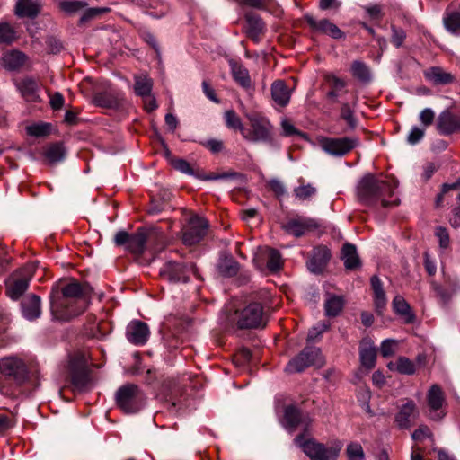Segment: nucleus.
<instances>
[{"label":"nucleus","mask_w":460,"mask_h":460,"mask_svg":"<svg viewBox=\"0 0 460 460\" xmlns=\"http://www.w3.org/2000/svg\"><path fill=\"white\" fill-rule=\"evenodd\" d=\"M360 361L363 367L371 369L376 365V349L370 339H363L360 344Z\"/></svg>","instance_id":"nucleus-24"},{"label":"nucleus","mask_w":460,"mask_h":460,"mask_svg":"<svg viewBox=\"0 0 460 460\" xmlns=\"http://www.w3.org/2000/svg\"><path fill=\"white\" fill-rule=\"evenodd\" d=\"M437 128L443 135L460 132V119L450 111H444L438 116Z\"/></svg>","instance_id":"nucleus-19"},{"label":"nucleus","mask_w":460,"mask_h":460,"mask_svg":"<svg viewBox=\"0 0 460 460\" xmlns=\"http://www.w3.org/2000/svg\"><path fill=\"white\" fill-rule=\"evenodd\" d=\"M246 32L254 41H258L260 35L264 30V23L261 19L253 13H248L245 16Z\"/></svg>","instance_id":"nucleus-29"},{"label":"nucleus","mask_w":460,"mask_h":460,"mask_svg":"<svg viewBox=\"0 0 460 460\" xmlns=\"http://www.w3.org/2000/svg\"><path fill=\"white\" fill-rule=\"evenodd\" d=\"M350 72L353 77L363 84H367L372 79L369 66L361 60H354L351 63Z\"/></svg>","instance_id":"nucleus-34"},{"label":"nucleus","mask_w":460,"mask_h":460,"mask_svg":"<svg viewBox=\"0 0 460 460\" xmlns=\"http://www.w3.org/2000/svg\"><path fill=\"white\" fill-rule=\"evenodd\" d=\"M320 224L318 221L312 217H296L288 220L284 226L283 229L289 234L296 237H301L312 231L319 228Z\"/></svg>","instance_id":"nucleus-13"},{"label":"nucleus","mask_w":460,"mask_h":460,"mask_svg":"<svg viewBox=\"0 0 460 460\" xmlns=\"http://www.w3.org/2000/svg\"><path fill=\"white\" fill-rule=\"evenodd\" d=\"M341 257L346 269L354 270L360 265L356 246L351 243H345L342 247Z\"/></svg>","instance_id":"nucleus-36"},{"label":"nucleus","mask_w":460,"mask_h":460,"mask_svg":"<svg viewBox=\"0 0 460 460\" xmlns=\"http://www.w3.org/2000/svg\"><path fill=\"white\" fill-rule=\"evenodd\" d=\"M231 71L234 81L243 89H251L252 83L248 70L237 63H231Z\"/></svg>","instance_id":"nucleus-38"},{"label":"nucleus","mask_w":460,"mask_h":460,"mask_svg":"<svg viewBox=\"0 0 460 460\" xmlns=\"http://www.w3.org/2000/svg\"><path fill=\"white\" fill-rule=\"evenodd\" d=\"M44 155L49 164L59 163L65 159L66 149L62 144L55 143L46 148Z\"/></svg>","instance_id":"nucleus-41"},{"label":"nucleus","mask_w":460,"mask_h":460,"mask_svg":"<svg viewBox=\"0 0 460 460\" xmlns=\"http://www.w3.org/2000/svg\"><path fill=\"white\" fill-rule=\"evenodd\" d=\"M367 16L371 20H380L382 18V7L379 4H370L363 6Z\"/></svg>","instance_id":"nucleus-60"},{"label":"nucleus","mask_w":460,"mask_h":460,"mask_svg":"<svg viewBox=\"0 0 460 460\" xmlns=\"http://www.w3.org/2000/svg\"><path fill=\"white\" fill-rule=\"evenodd\" d=\"M237 325L241 329L257 328L262 320V307L258 303H252L236 314Z\"/></svg>","instance_id":"nucleus-12"},{"label":"nucleus","mask_w":460,"mask_h":460,"mask_svg":"<svg viewBox=\"0 0 460 460\" xmlns=\"http://www.w3.org/2000/svg\"><path fill=\"white\" fill-rule=\"evenodd\" d=\"M425 76L435 84H448L453 83L455 79L452 74L438 66L430 67L425 72Z\"/></svg>","instance_id":"nucleus-31"},{"label":"nucleus","mask_w":460,"mask_h":460,"mask_svg":"<svg viewBox=\"0 0 460 460\" xmlns=\"http://www.w3.org/2000/svg\"><path fill=\"white\" fill-rule=\"evenodd\" d=\"M434 117L435 113L430 108H426L420 113V120L425 127L433 123Z\"/></svg>","instance_id":"nucleus-62"},{"label":"nucleus","mask_w":460,"mask_h":460,"mask_svg":"<svg viewBox=\"0 0 460 460\" xmlns=\"http://www.w3.org/2000/svg\"><path fill=\"white\" fill-rule=\"evenodd\" d=\"M419 414L418 408L414 401L407 400L399 408L394 417V421L399 429H408L411 426V420Z\"/></svg>","instance_id":"nucleus-16"},{"label":"nucleus","mask_w":460,"mask_h":460,"mask_svg":"<svg viewBox=\"0 0 460 460\" xmlns=\"http://www.w3.org/2000/svg\"><path fill=\"white\" fill-rule=\"evenodd\" d=\"M331 258L330 250L325 246H319L314 249L313 255L307 262L309 270L313 273L323 271Z\"/></svg>","instance_id":"nucleus-20"},{"label":"nucleus","mask_w":460,"mask_h":460,"mask_svg":"<svg viewBox=\"0 0 460 460\" xmlns=\"http://www.w3.org/2000/svg\"><path fill=\"white\" fill-rule=\"evenodd\" d=\"M396 341L392 339H386L385 340L380 348V352L383 357L388 358L394 354L395 348H396Z\"/></svg>","instance_id":"nucleus-55"},{"label":"nucleus","mask_w":460,"mask_h":460,"mask_svg":"<svg viewBox=\"0 0 460 460\" xmlns=\"http://www.w3.org/2000/svg\"><path fill=\"white\" fill-rule=\"evenodd\" d=\"M305 19L314 32L329 35L335 40L345 37L344 32L327 19L318 21L310 14L305 15Z\"/></svg>","instance_id":"nucleus-15"},{"label":"nucleus","mask_w":460,"mask_h":460,"mask_svg":"<svg viewBox=\"0 0 460 460\" xmlns=\"http://www.w3.org/2000/svg\"><path fill=\"white\" fill-rule=\"evenodd\" d=\"M425 129L418 126H413L407 136V142L414 146L418 144L424 137Z\"/></svg>","instance_id":"nucleus-53"},{"label":"nucleus","mask_w":460,"mask_h":460,"mask_svg":"<svg viewBox=\"0 0 460 460\" xmlns=\"http://www.w3.org/2000/svg\"><path fill=\"white\" fill-rule=\"evenodd\" d=\"M153 233L144 228H139L130 235L127 250L134 254L140 255L144 252L146 243L151 239Z\"/></svg>","instance_id":"nucleus-21"},{"label":"nucleus","mask_w":460,"mask_h":460,"mask_svg":"<svg viewBox=\"0 0 460 460\" xmlns=\"http://www.w3.org/2000/svg\"><path fill=\"white\" fill-rule=\"evenodd\" d=\"M149 334V328L147 324L143 322L132 321L127 326V339L135 345L145 344L148 340Z\"/></svg>","instance_id":"nucleus-17"},{"label":"nucleus","mask_w":460,"mask_h":460,"mask_svg":"<svg viewBox=\"0 0 460 460\" xmlns=\"http://www.w3.org/2000/svg\"><path fill=\"white\" fill-rule=\"evenodd\" d=\"M323 363L324 360L320 349L315 346H307L289 360L285 371L289 374L300 373L311 367H321Z\"/></svg>","instance_id":"nucleus-4"},{"label":"nucleus","mask_w":460,"mask_h":460,"mask_svg":"<svg viewBox=\"0 0 460 460\" xmlns=\"http://www.w3.org/2000/svg\"><path fill=\"white\" fill-rule=\"evenodd\" d=\"M443 25L450 34L460 36V12L447 10L443 15Z\"/></svg>","instance_id":"nucleus-33"},{"label":"nucleus","mask_w":460,"mask_h":460,"mask_svg":"<svg viewBox=\"0 0 460 460\" xmlns=\"http://www.w3.org/2000/svg\"><path fill=\"white\" fill-rule=\"evenodd\" d=\"M172 165L178 171L185 173V174H193V170L191 169L190 164L184 159H173L172 161Z\"/></svg>","instance_id":"nucleus-59"},{"label":"nucleus","mask_w":460,"mask_h":460,"mask_svg":"<svg viewBox=\"0 0 460 460\" xmlns=\"http://www.w3.org/2000/svg\"><path fill=\"white\" fill-rule=\"evenodd\" d=\"M406 38V32L402 29L392 26V37L391 41L396 47L400 48L402 46Z\"/></svg>","instance_id":"nucleus-56"},{"label":"nucleus","mask_w":460,"mask_h":460,"mask_svg":"<svg viewBox=\"0 0 460 460\" xmlns=\"http://www.w3.org/2000/svg\"><path fill=\"white\" fill-rule=\"evenodd\" d=\"M358 144L357 137H321L319 139L320 147L332 156H343Z\"/></svg>","instance_id":"nucleus-8"},{"label":"nucleus","mask_w":460,"mask_h":460,"mask_svg":"<svg viewBox=\"0 0 460 460\" xmlns=\"http://www.w3.org/2000/svg\"><path fill=\"white\" fill-rule=\"evenodd\" d=\"M27 133L33 137H43L49 133L50 125L48 123H39L28 126L26 128Z\"/></svg>","instance_id":"nucleus-49"},{"label":"nucleus","mask_w":460,"mask_h":460,"mask_svg":"<svg viewBox=\"0 0 460 460\" xmlns=\"http://www.w3.org/2000/svg\"><path fill=\"white\" fill-rule=\"evenodd\" d=\"M61 292L66 298H82L84 297L88 293V288L82 286L77 281H70L62 287Z\"/></svg>","instance_id":"nucleus-35"},{"label":"nucleus","mask_w":460,"mask_h":460,"mask_svg":"<svg viewBox=\"0 0 460 460\" xmlns=\"http://www.w3.org/2000/svg\"><path fill=\"white\" fill-rule=\"evenodd\" d=\"M249 128H244L243 137L252 143H268L272 140V125L260 114L247 115Z\"/></svg>","instance_id":"nucleus-3"},{"label":"nucleus","mask_w":460,"mask_h":460,"mask_svg":"<svg viewBox=\"0 0 460 460\" xmlns=\"http://www.w3.org/2000/svg\"><path fill=\"white\" fill-rule=\"evenodd\" d=\"M122 101V93L115 91L101 92L93 96V103L96 106L106 109H118Z\"/></svg>","instance_id":"nucleus-18"},{"label":"nucleus","mask_w":460,"mask_h":460,"mask_svg":"<svg viewBox=\"0 0 460 460\" xmlns=\"http://www.w3.org/2000/svg\"><path fill=\"white\" fill-rule=\"evenodd\" d=\"M17 40L15 30L7 22H0V43L11 45Z\"/></svg>","instance_id":"nucleus-44"},{"label":"nucleus","mask_w":460,"mask_h":460,"mask_svg":"<svg viewBox=\"0 0 460 460\" xmlns=\"http://www.w3.org/2000/svg\"><path fill=\"white\" fill-rule=\"evenodd\" d=\"M341 117L344 119L350 128H355L357 125L356 119L354 117V111L349 105V103H343L341 110Z\"/></svg>","instance_id":"nucleus-51"},{"label":"nucleus","mask_w":460,"mask_h":460,"mask_svg":"<svg viewBox=\"0 0 460 460\" xmlns=\"http://www.w3.org/2000/svg\"><path fill=\"white\" fill-rule=\"evenodd\" d=\"M268 186L275 193L278 198H281L287 194V188L282 181L278 179H271L268 181Z\"/></svg>","instance_id":"nucleus-54"},{"label":"nucleus","mask_w":460,"mask_h":460,"mask_svg":"<svg viewBox=\"0 0 460 460\" xmlns=\"http://www.w3.org/2000/svg\"><path fill=\"white\" fill-rule=\"evenodd\" d=\"M370 280L371 287L374 291V302L376 310L378 314H381L387 303L385 293L383 289L382 282L377 276H373Z\"/></svg>","instance_id":"nucleus-30"},{"label":"nucleus","mask_w":460,"mask_h":460,"mask_svg":"<svg viewBox=\"0 0 460 460\" xmlns=\"http://www.w3.org/2000/svg\"><path fill=\"white\" fill-rule=\"evenodd\" d=\"M27 56L19 50L5 52L1 58V65L9 71L20 69L26 62Z\"/></svg>","instance_id":"nucleus-23"},{"label":"nucleus","mask_w":460,"mask_h":460,"mask_svg":"<svg viewBox=\"0 0 460 460\" xmlns=\"http://www.w3.org/2000/svg\"><path fill=\"white\" fill-rule=\"evenodd\" d=\"M71 383L75 390L83 391L89 384V376L83 365H71Z\"/></svg>","instance_id":"nucleus-28"},{"label":"nucleus","mask_w":460,"mask_h":460,"mask_svg":"<svg viewBox=\"0 0 460 460\" xmlns=\"http://www.w3.org/2000/svg\"><path fill=\"white\" fill-rule=\"evenodd\" d=\"M253 261L259 269L262 268L265 261L267 269L271 272L278 271L282 267L279 252L267 246L258 248Z\"/></svg>","instance_id":"nucleus-14"},{"label":"nucleus","mask_w":460,"mask_h":460,"mask_svg":"<svg viewBox=\"0 0 460 460\" xmlns=\"http://www.w3.org/2000/svg\"><path fill=\"white\" fill-rule=\"evenodd\" d=\"M432 433L428 426L421 425L411 435V438L415 441H420L425 438H431Z\"/></svg>","instance_id":"nucleus-61"},{"label":"nucleus","mask_w":460,"mask_h":460,"mask_svg":"<svg viewBox=\"0 0 460 460\" xmlns=\"http://www.w3.org/2000/svg\"><path fill=\"white\" fill-rule=\"evenodd\" d=\"M22 313L24 318L32 321L40 317L41 314L40 298L36 295H30L21 303Z\"/></svg>","instance_id":"nucleus-22"},{"label":"nucleus","mask_w":460,"mask_h":460,"mask_svg":"<svg viewBox=\"0 0 460 460\" xmlns=\"http://www.w3.org/2000/svg\"><path fill=\"white\" fill-rule=\"evenodd\" d=\"M208 222L204 217L194 215L190 217L188 226L183 232L182 242L191 246L200 242L207 234Z\"/></svg>","instance_id":"nucleus-11"},{"label":"nucleus","mask_w":460,"mask_h":460,"mask_svg":"<svg viewBox=\"0 0 460 460\" xmlns=\"http://www.w3.org/2000/svg\"><path fill=\"white\" fill-rule=\"evenodd\" d=\"M280 125H281V129H282V135L284 137H291L294 135H302L288 119H283L281 120Z\"/></svg>","instance_id":"nucleus-58"},{"label":"nucleus","mask_w":460,"mask_h":460,"mask_svg":"<svg viewBox=\"0 0 460 460\" xmlns=\"http://www.w3.org/2000/svg\"><path fill=\"white\" fill-rule=\"evenodd\" d=\"M130 235L131 234H129L126 231H119L114 236V242L116 243V245H118V246L126 245V247H127L128 245Z\"/></svg>","instance_id":"nucleus-63"},{"label":"nucleus","mask_w":460,"mask_h":460,"mask_svg":"<svg viewBox=\"0 0 460 460\" xmlns=\"http://www.w3.org/2000/svg\"><path fill=\"white\" fill-rule=\"evenodd\" d=\"M116 402L124 412L135 413L143 407L145 396L137 385L128 384L117 391Z\"/></svg>","instance_id":"nucleus-5"},{"label":"nucleus","mask_w":460,"mask_h":460,"mask_svg":"<svg viewBox=\"0 0 460 460\" xmlns=\"http://www.w3.org/2000/svg\"><path fill=\"white\" fill-rule=\"evenodd\" d=\"M35 265L28 264L12 275L6 283V291L13 300L19 299L28 289L30 280L34 273Z\"/></svg>","instance_id":"nucleus-6"},{"label":"nucleus","mask_w":460,"mask_h":460,"mask_svg":"<svg viewBox=\"0 0 460 460\" xmlns=\"http://www.w3.org/2000/svg\"><path fill=\"white\" fill-rule=\"evenodd\" d=\"M397 183L390 178H377L374 174L367 173L358 181L356 193L361 203L367 206L374 205L381 201L383 207L396 205V199L388 200L387 197H393Z\"/></svg>","instance_id":"nucleus-1"},{"label":"nucleus","mask_w":460,"mask_h":460,"mask_svg":"<svg viewBox=\"0 0 460 460\" xmlns=\"http://www.w3.org/2000/svg\"><path fill=\"white\" fill-rule=\"evenodd\" d=\"M86 5L87 4L85 2L78 0H66L58 2V7L60 10L68 15L81 12L85 8Z\"/></svg>","instance_id":"nucleus-45"},{"label":"nucleus","mask_w":460,"mask_h":460,"mask_svg":"<svg viewBox=\"0 0 460 460\" xmlns=\"http://www.w3.org/2000/svg\"><path fill=\"white\" fill-rule=\"evenodd\" d=\"M330 327V323L326 322H320L314 326H313L307 335L308 341H314L318 339L328 328Z\"/></svg>","instance_id":"nucleus-50"},{"label":"nucleus","mask_w":460,"mask_h":460,"mask_svg":"<svg viewBox=\"0 0 460 460\" xmlns=\"http://www.w3.org/2000/svg\"><path fill=\"white\" fill-rule=\"evenodd\" d=\"M0 372L16 383L22 384L28 378V369L22 359L11 356L0 360Z\"/></svg>","instance_id":"nucleus-10"},{"label":"nucleus","mask_w":460,"mask_h":460,"mask_svg":"<svg viewBox=\"0 0 460 460\" xmlns=\"http://www.w3.org/2000/svg\"><path fill=\"white\" fill-rule=\"evenodd\" d=\"M435 235L439 241V246L442 249H447L449 246V235L445 227L438 226L436 228Z\"/></svg>","instance_id":"nucleus-57"},{"label":"nucleus","mask_w":460,"mask_h":460,"mask_svg":"<svg viewBox=\"0 0 460 460\" xmlns=\"http://www.w3.org/2000/svg\"><path fill=\"white\" fill-rule=\"evenodd\" d=\"M390 370H395L402 375H413L416 371L415 364L408 358L400 357L395 363L390 362L387 364Z\"/></svg>","instance_id":"nucleus-40"},{"label":"nucleus","mask_w":460,"mask_h":460,"mask_svg":"<svg viewBox=\"0 0 460 460\" xmlns=\"http://www.w3.org/2000/svg\"><path fill=\"white\" fill-rule=\"evenodd\" d=\"M227 128L238 130L243 134L244 127L239 116L232 110L226 111L224 115Z\"/></svg>","instance_id":"nucleus-48"},{"label":"nucleus","mask_w":460,"mask_h":460,"mask_svg":"<svg viewBox=\"0 0 460 460\" xmlns=\"http://www.w3.org/2000/svg\"><path fill=\"white\" fill-rule=\"evenodd\" d=\"M344 301L341 296H329L325 301V314L328 316H336L342 310Z\"/></svg>","instance_id":"nucleus-42"},{"label":"nucleus","mask_w":460,"mask_h":460,"mask_svg":"<svg viewBox=\"0 0 460 460\" xmlns=\"http://www.w3.org/2000/svg\"><path fill=\"white\" fill-rule=\"evenodd\" d=\"M244 176L236 172H227L222 173H214L208 177V180L217 181V180H234V181H242Z\"/></svg>","instance_id":"nucleus-52"},{"label":"nucleus","mask_w":460,"mask_h":460,"mask_svg":"<svg viewBox=\"0 0 460 460\" xmlns=\"http://www.w3.org/2000/svg\"><path fill=\"white\" fill-rule=\"evenodd\" d=\"M237 270V263L231 257H225L218 263V270L224 276H233Z\"/></svg>","instance_id":"nucleus-46"},{"label":"nucleus","mask_w":460,"mask_h":460,"mask_svg":"<svg viewBox=\"0 0 460 460\" xmlns=\"http://www.w3.org/2000/svg\"><path fill=\"white\" fill-rule=\"evenodd\" d=\"M40 11V4L33 0H18L15 5V14L21 18H34Z\"/></svg>","instance_id":"nucleus-26"},{"label":"nucleus","mask_w":460,"mask_h":460,"mask_svg":"<svg viewBox=\"0 0 460 460\" xmlns=\"http://www.w3.org/2000/svg\"><path fill=\"white\" fill-rule=\"evenodd\" d=\"M301 421V412L293 406L287 407L284 414V425L292 431Z\"/></svg>","instance_id":"nucleus-43"},{"label":"nucleus","mask_w":460,"mask_h":460,"mask_svg":"<svg viewBox=\"0 0 460 460\" xmlns=\"http://www.w3.org/2000/svg\"><path fill=\"white\" fill-rule=\"evenodd\" d=\"M17 88L26 101H36L39 90L38 83L32 78H25L17 84Z\"/></svg>","instance_id":"nucleus-32"},{"label":"nucleus","mask_w":460,"mask_h":460,"mask_svg":"<svg viewBox=\"0 0 460 460\" xmlns=\"http://www.w3.org/2000/svg\"><path fill=\"white\" fill-rule=\"evenodd\" d=\"M348 460H365V453L358 442H350L346 447Z\"/></svg>","instance_id":"nucleus-47"},{"label":"nucleus","mask_w":460,"mask_h":460,"mask_svg":"<svg viewBox=\"0 0 460 460\" xmlns=\"http://www.w3.org/2000/svg\"><path fill=\"white\" fill-rule=\"evenodd\" d=\"M302 178L298 180L300 185L294 188L293 195L300 202L310 201L316 195L317 189L311 183L304 184Z\"/></svg>","instance_id":"nucleus-37"},{"label":"nucleus","mask_w":460,"mask_h":460,"mask_svg":"<svg viewBox=\"0 0 460 460\" xmlns=\"http://www.w3.org/2000/svg\"><path fill=\"white\" fill-rule=\"evenodd\" d=\"M134 92L137 96L147 97L153 89V80L146 73L134 75Z\"/></svg>","instance_id":"nucleus-27"},{"label":"nucleus","mask_w":460,"mask_h":460,"mask_svg":"<svg viewBox=\"0 0 460 460\" xmlns=\"http://www.w3.org/2000/svg\"><path fill=\"white\" fill-rule=\"evenodd\" d=\"M291 93L284 81L278 80L271 84V97L274 102L285 107L290 101Z\"/></svg>","instance_id":"nucleus-25"},{"label":"nucleus","mask_w":460,"mask_h":460,"mask_svg":"<svg viewBox=\"0 0 460 460\" xmlns=\"http://www.w3.org/2000/svg\"><path fill=\"white\" fill-rule=\"evenodd\" d=\"M190 274L198 275V270L192 263L187 265L168 261L160 269V275L170 282H187Z\"/></svg>","instance_id":"nucleus-7"},{"label":"nucleus","mask_w":460,"mask_h":460,"mask_svg":"<svg viewBox=\"0 0 460 460\" xmlns=\"http://www.w3.org/2000/svg\"><path fill=\"white\" fill-rule=\"evenodd\" d=\"M429 418L434 421L441 420L446 415V396L441 387L432 385L427 393Z\"/></svg>","instance_id":"nucleus-9"},{"label":"nucleus","mask_w":460,"mask_h":460,"mask_svg":"<svg viewBox=\"0 0 460 460\" xmlns=\"http://www.w3.org/2000/svg\"><path fill=\"white\" fill-rule=\"evenodd\" d=\"M295 443L311 460H337L343 447L341 440L324 445L314 439L305 440L302 435L295 438Z\"/></svg>","instance_id":"nucleus-2"},{"label":"nucleus","mask_w":460,"mask_h":460,"mask_svg":"<svg viewBox=\"0 0 460 460\" xmlns=\"http://www.w3.org/2000/svg\"><path fill=\"white\" fill-rule=\"evenodd\" d=\"M458 206L455 208L452 211V216L449 219L450 225L457 228L460 226V194L457 197Z\"/></svg>","instance_id":"nucleus-64"},{"label":"nucleus","mask_w":460,"mask_h":460,"mask_svg":"<svg viewBox=\"0 0 460 460\" xmlns=\"http://www.w3.org/2000/svg\"><path fill=\"white\" fill-rule=\"evenodd\" d=\"M394 310L400 315L404 317L406 323H412L415 319V315L411 312L410 305L406 300L401 296H396L393 300Z\"/></svg>","instance_id":"nucleus-39"}]
</instances>
